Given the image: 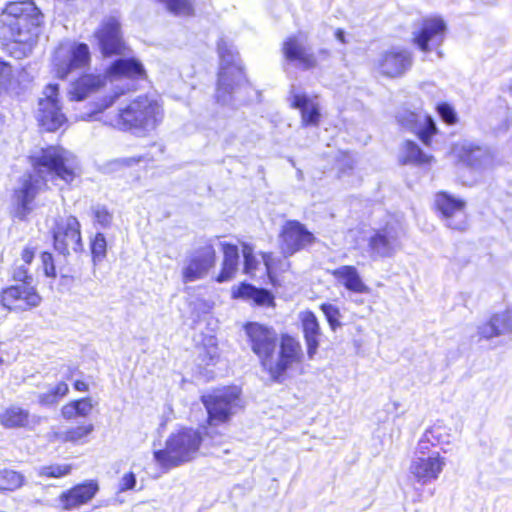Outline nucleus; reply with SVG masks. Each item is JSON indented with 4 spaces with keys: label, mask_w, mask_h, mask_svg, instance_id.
Returning <instances> with one entry per match:
<instances>
[{
    "label": "nucleus",
    "mask_w": 512,
    "mask_h": 512,
    "mask_svg": "<svg viewBox=\"0 0 512 512\" xmlns=\"http://www.w3.org/2000/svg\"><path fill=\"white\" fill-rule=\"evenodd\" d=\"M29 158L34 174L23 175L13 194L15 217L20 220L31 213L35 197L47 188V182L62 187L81 173L77 157L60 146L41 148Z\"/></svg>",
    "instance_id": "1"
},
{
    "label": "nucleus",
    "mask_w": 512,
    "mask_h": 512,
    "mask_svg": "<svg viewBox=\"0 0 512 512\" xmlns=\"http://www.w3.org/2000/svg\"><path fill=\"white\" fill-rule=\"evenodd\" d=\"M203 442L219 445L222 442V435H218L216 439L213 429L206 430L203 436L199 430L183 428L169 436L165 448L155 451L154 458L159 465L167 469L177 467L193 460Z\"/></svg>",
    "instance_id": "2"
},
{
    "label": "nucleus",
    "mask_w": 512,
    "mask_h": 512,
    "mask_svg": "<svg viewBox=\"0 0 512 512\" xmlns=\"http://www.w3.org/2000/svg\"><path fill=\"white\" fill-rule=\"evenodd\" d=\"M0 22L8 28L12 41L32 45L38 37L43 14L31 0L11 2L1 12Z\"/></svg>",
    "instance_id": "3"
},
{
    "label": "nucleus",
    "mask_w": 512,
    "mask_h": 512,
    "mask_svg": "<svg viewBox=\"0 0 512 512\" xmlns=\"http://www.w3.org/2000/svg\"><path fill=\"white\" fill-rule=\"evenodd\" d=\"M162 119L163 109L158 101L147 96H139L110 117L108 123L122 131L144 134L154 130Z\"/></svg>",
    "instance_id": "4"
},
{
    "label": "nucleus",
    "mask_w": 512,
    "mask_h": 512,
    "mask_svg": "<svg viewBox=\"0 0 512 512\" xmlns=\"http://www.w3.org/2000/svg\"><path fill=\"white\" fill-rule=\"evenodd\" d=\"M217 51L220 58V70L215 96L218 103L228 105L234 100L238 89L246 85L247 79L239 54L231 42L220 38L217 43Z\"/></svg>",
    "instance_id": "5"
},
{
    "label": "nucleus",
    "mask_w": 512,
    "mask_h": 512,
    "mask_svg": "<svg viewBox=\"0 0 512 512\" xmlns=\"http://www.w3.org/2000/svg\"><path fill=\"white\" fill-rule=\"evenodd\" d=\"M442 440V428L435 426L427 430L418 444L417 453L410 465V473L415 480L421 485L438 479L439 475L443 471L446 461L444 457H441L439 452L426 453L429 448V444L437 445L441 444Z\"/></svg>",
    "instance_id": "6"
},
{
    "label": "nucleus",
    "mask_w": 512,
    "mask_h": 512,
    "mask_svg": "<svg viewBox=\"0 0 512 512\" xmlns=\"http://www.w3.org/2000/svg\"><path fill=\"white\" fill-rule=\"evenodd\" d=\"M201 401L208 413L210 425L207 431L214 430L213 426L226 423L232 415L242 408L240 389L237 387H224L209 394L203 395Z\"/></svg>",
    "instance_id": "7"
},
{
    "label": "nucleus",
    "mask_w": 512,
    "mask_h": 512,
    "mask_svg": "<svg viewBox=\"0 0 512 512\" xmlns=\"http://www.w3.org/2000/svg\"><path fill=\"white\" fill-rule=\"evenodd\" d=\"M244 330L251 350L259 358L263 369L266 370L278 345L277 332L272 327L257 322L247 323Z\"/></svg>",
    "instance_id": "8"
},
{
    "label": "nucleus",
    "mask_w": 512,
    "mask_h": 512,
    "mask_svg": "<svg viewBox=\"0 0 512 512\" xmlns=\"http://www.w3.org/2000/svg\"><path fill=\"white\" fill-rule=\"evenodd\" d=\"M279 341V352L276 359L272 356L270 365L266 371L272 380L281 383L286 375L287 370L296 363L301 362L303 351L301 344L294 337L283 334Z\"/></svg>",
    "instance_id": "9"
},
{
    "label": "nucleus",
    "mask_w": 512,
    "mask_h": 512,
    "mask_svg": "<svg viewBox=\"0 0 512 512\" xmlns=\"http://www.w3.org/2000/svg\"><path fill=\"white\" fill-rule=\"evenodd\" d=\"M81 225L76 217H61L55 221L52 228L54 249L64 256L71 252H81L83 243Z\"/></svg>",
    "instance_id": "10"
},
{
    "label": "nucleus",
    "mask_w": 512,
    "mask_h": 512,
    "mask_svg": "<svg viewBox=\"0 0 512 512\" xmlns=\"http://www.w3.org/2000/svg\"><path fill=\"white\" fill-rule=\"evenodd\" d=\"M401 231L396 224L387 223L383 228L375 229L368 237V253L376 261L393 257L401 250Z\"/></svg>",
    "instance_id": "11"
},
{
    "label": "nucleus",
    "mask_w": 512,
    "mask_h": 512,
    "mask_svg": "<svg viewBox=\"0 0 512 512\" xmlns=\"http://www.w3.org/2000/svg\"><path fill=\"white\" fill-rule=\"evenodd\" d=\"M447 26L441 17L424 18L411 33V42L423 53L437 50L444 42Z\"/></svg>",
    "instance_id": "12"
},
{
    "label": "nucleus",
    "mask_w": 512,
    "mask_h": 512,
    "mask_svg": "<svg viewBox=\"0 0 512 512\" xmlns=\"http://www.w3.org/2000/svg\"><path fill=\"white\" fill-rule=\"evenodd\" d=\"M58 93V85L49 84L43 90V97L38 102L37 120L39 125L49 132L56 131L66 122V117L59 105Z\"/></svg>",
    "instance_id": "13"
},
{
    "label": "nucleus",
    "mask_w": 512,
    "mask_h": 512,
    "mask_svg": "<svg viewBox=\"0 0 512 512\" xmlns=\"http://www.w3.org/2000/svg\"><path fill=\"white\" fill-rule=\"evenodd\" d=\"M90 51L87 44H61L54 56V67L58 77L64 79L70 72L89 63Z\"/></svg>",
    "instance_id": "14"
},
{
    "label": "nucleus",
    "mask_w": 512,
    "mask_h": 512,
    "mask_svg": "<svg viewBox=\"0 0 512 512\" xmlns=\"http://www.w3.org/2000/svg\"><path fill=\"white\" fill-rule=\"evenodd\" d=\"M454 152L460 162L477 171L489 169L494 165V151L478 141L463 140L454 146Z\"/></svg>",
    "instance_id": "15"
},
{
    "label": "nucleus",
    "mask_w": 512,
    "mask_h": 512,
    "mask_svg": "<svg viewBox=\"0 0 512 512\" xmlns=\"http://www.w3.org/2000/svg\"><path fill=\"white\" fill-rule=\"evenodd\" d=\"M316 242V237L304 224L297 220H288L280 232V249L284 257L305 250Z\"/></svg>",
    "instance_id": "16"
},
{
    "label": "nucleus",
    "mask_w": 512,
    "mask_h": 512,
    "mask_svg": "<svg viewBox=\"0 0 512 512\" xmlns=\"http://www.w3.org/2000/svg\"><path fill=\"white\" fill-rule=\"evenodd\" d=\"M414 55L410 48L394 45L384 50L378 59L380 73L389 78L405 75L413 66Z\"/></svg>",
    "instance_id": "17"
},
{
    "label": "nucleus",
    "mask_w": 512,
    "mask_h": 512,
    "mask_svg": "<svg viewBox=\"0 0 512 512\" xmlns=\"http://www.w3.org/2000/svg\"><path fill=\"white\" fill-rule=\"evenodd\" d=\"M42 297L33 285L20 283L3 289L0 293V305L9 311H27L38 307Z\"/></svg>",
    "instance_id": "18"
},
{
    "label": "nucleus",
    "mask_w": 512,
    "mask_h": 512,
    "mask_svg": "<svg viewBox=\"0 0 512 512\" xmlns=\"http://www.w3.org/2000/svg\"><path fill=\"white\" fill-rule=\"evenodd\" d=\"M396 120L402 128L415 133L425 145H429L432 136L437 132L434 119L422 110L401 109Z\"/></svg>",
    "instance_id": "19"
},
{
    "label": "nucleus",
    "mask_w": 512,
    "mask_h": 512,
    "mask_svg": "<svg viewBox=\"0 0 512 512\" xmlns=\"http://www.w3.org/2000/svg\"><path fill=\"white\" fill-rule=\"evenodd\" d=\"M99 49L103 56L122 55L126 51V44L122 36L120 22L115 17L103 20L95 32Z\"/></svg>",
    "instance_id": "20"
},
{
    "label": "nucleus",
    "mask_w": 512,
    "mask_h": 512,
    "mask_svg": "<svg viewBox=\"0 0 512 512\" xmlns=\"http://www.w3.org/2000/svg\"><path fill=\"white\" fill-rule=\"evenodd\" d=\"M436 205L447 227L460 232L467 229L465 202L463 200L456 199L445 192H441L436 196Z\"/></svg>",
    "instance_id": "21"
},
{
    "label": "nucleus",
    "mask_w": 512,
    "mask_h": 512,
    "mask_svg": "<svg viewBox=\"0 0 512 512\" xmlns=\"http://www.w3.org/2000/svg\"><path fill=\"white\" fill-rule=\"evenodd\" d=\"M215 251L212 246H206L193 254L183 269L184 282H192L203 278L214 265Z\"/></svg>",
    "instance_id": "22"
},
{
    "label": "nucleus",
    "mask_w": 512,
    "mask_h": 512,
    "mask_svg": "<svg viewBox=\"0 0 512 512\" xmlns=\"http://www.w3.org/2000/svg\"><path fill=\"white\" fill-rule=\"evenodd\" d=\"M98 491V483L88 480L64 491L59 500L65 510H73L90 502Z\"/></svg>",
    "instance_id": "23"
},
{
    "label": "nucleus",
    "mask_w": 512,
    "mask_h": 512,
    "mask_svg": "<svg viewBox=\"0 0 512 512\" xmlns=\"http://www.w3.org/2000/svg\"><path fill=\"white\" fill-rule=\"evenodd\" d=\"M282 51L286 60L297 62L304 70L311 69L317 65L316 56L309 52L304 44L295 36L288 37L284 41Z\"/></svg>",
    "instance_id": "24"
},
{
    "label": "nucleus",
    "mask_w": 512,
    "mask_h": 512,
    "mask_svg": "<svg viewBox=\"0 0 512 512\" xmlns=\"http://www.w3.org/2000/svg\"><path fill=\"white\" fill-rule=\"evenodd\" d=\"M481 338L491 339L501 335L512 334V308L496 313L484 324L478 326Z\"/></svg>",
    "instance_id": "25"
},
{
    "label": "nucleus",
    "mask_w": 512,
    "mask_h": 512,
    "mask_svg": "<svg viewBox=\"0 0 512 512\" xmlns=\"http://www.w3.org/2000/svg\"><path fill=\"white\" fill-rule=\"evenodd\" d=\"M302 330L307 346V355L309 359H313L317 353L320 338L322 336L319 322L315 314L307 311L301 317Z\"/></svg>",
    "instance_id": "26"
},
{
    "label": "nucleus",
    "mask_w": 512,
    "mask_h": 512,
    "mask_svg": "<svg viewBox=\"0 0 512 512\" xmlns=\"http://www.w3.org/2000/svg\"><path fill=\"white\" fill-rule=\"evenodd\" d=\"M107 73L111 77L140 78L145 70L142 63L135 58H119L109 66Z\"/></svg>",
    "instance_id": "27"
},
{
    "label": "nucleus",
    "mask_w": 512,
    "mask_h": 512,
    "mask_svg": "<svg viewBox=\"0 0 512 512\" xmlns=\"http://www.w3.org/2000/svg\"><path fill=\"white\" fill-rule=\"evenodd\" d=\"M333 276L339 280L346 289L355 293H368V286L362 281L356 267L344 265L332 272Z\"/></svg>",
    "instance_id": "28"
},
{
    "label": "nucleus",
    "mask_w": 512,
    "mask_h": 512,
    "mask_svg": "<svg viewBox=\"0 0 512 512\" xmlns=\"http://www.w3.org/2000/svg\"><path fill=\"white\" fill-rule=\"evenodd\" d=\"M292 106L301 111L303 125H318L320 112L319 107L305 94H297L291 91Z\"/></svg>",
    "instance_id": "29"
},
{
    "label": "nucleus",
    "mask_w": 512,
    "mask_h": 512,
    "mask_svg": "<svg viewBox=\"0 0 512 512\" xmlns=\"http://www.w3.org/2000/svg\"><path fill=\"white\" fill-rule=\"evenodd\" d=\"M106 80L105 76L87 74L80 77L72 85L70 91L72 99L81 101L85 99L90 93L95 92L104 85Z\"/></svg>",
    "instance_id": "30"
},
{
    "label": "nucleus",
    "mask_w": 512,
    "mask_h": 512,
    "mask_svg": "<svg viewBox=\"0 0 512 512\" xmlns=\"http://www.w3.org/2000/svg\"><path fill=\"white\" fill-rule=\"evenodd\" d=\"M224 260L222 270L217 277V281L222 283L233 278L239 261V250L236 245L222 243Z\"/></svg>",
    "instance_id": "31"
},
{
    "label": "nucleus",
    "mask_w": 512,
    "mask_h": 512,
    "mask_svg": "<svg viewBox=\"0 0 512 512\" xmlns=\"http://www.w3.org/2000/svg\"><path fill=\"white\" fill-rule=\"evenodd\" d=\"M236 296L252 300L259 306L274 305V297L270 291L264 288H257L247 283H243L239 286Z\"/></svg>",
    "instance_id": "32"
},
{
    "label": "nucleus",
    "mask_w": 512,
    "mask_h": 512,
    "mask_svg": "<svg viewBox=\"0 0 512 512\" xmlns=\"http://www.w3.org/2000/svg\"><path fill=\"white\" fill-rule=\"evenodd\" d=\"M29 419V411L19 406H11L0 415V422L5 428L27 427Z\"/></svg>",
    "instance_id": "33"
},
{
    "label": "nucleus",
    "mask_w": 512,
    "mask_h": 512,
    "mask_svg": "<svg viewBox=\"0 0 512 512\" xmlns=\"http://www.w3.org/2000/svg\"><path fill=\"white\" fill-rule=\"evenodd\" d=\"M432 157L422 151L413 141H406L402 148L401 162L403 164L422 165L431 161Z\"/></svg>",
    "instance_id": "34"
},
{
    "label": "nucleus",
    "mask_w": 512,
    "mask_h": 512,
    "mask_svg": "<svg viewBox=\"0 0 512 512\" xmlns=\"http://www.w3.org/2000/svg\"><path fill=\"white\" fill-rule=\"evenodd\" d=\"M69 387L65 382H59L51 387L45 393L38 394V403L44 407H53L59 403V400L67 395Z\"/></svg>",
    "instance_id": "35"
},
{
    "label": "nucleus",
    "mask_w": 512,
    "mask_h": 512,
    "mask_svg": "<svg viewBox=\"0 0 512 512\" xmlns=\"http://www.w3.org/2000/svg\"><path fill=\"white\" fill-rule=\"evenodd\" d=\"M24 476L11 469H0V491H14L24 485Z\"/></svg>",
    "instance_id": "36"
},
{
    "label": "nucleus",
    "mask_w": 512,
    "mask_h": 512,
    "mask_svg": "<svg viewBox=\"0 0 512 512\" xmlns=\"http://www.w3.org/2000/svg\"><path fill=\"white\" fill-rule=\"evenodd\" d=\"M164 4L167 10L174 15L191 16L194 13V7L191 0H158Z\"/></svg>",
    "instance_id": "37"
},
{
    "label": "nucleus",
    "mask_w": 512,
    "mask_h": 512,
    "mask_svg": "<svg viewBox=\"0 0 512 512\" xmlns=\"http://www.w3.org/2000/svg\"><path fill=\"white\" fill-rule=\"evenodd\" d=\"M94 430L93 424L77 426L67 429L59 434V438L64 442L76 443L87 437Z\"/></svg>",
    "instance_id": "38"
},
{
    "label": "nucleus",
    "mask_w": 512,
    "mask_h": 512,
    "mask_svg": "<svg viewBox=\"0 0 512 512\" xmlns=\"http://www.w3.org/2000/svg\"><path fill=\"white\" fill-rule=\"evenodd\" d=\"M71 469L72 467L69 464H52L41 467L39 475L49 478H60L68 475L71 472Z\"/></svg>",
    "instance_id": "39"
},
{
    "label": "nucleus",
    "mask_w": 512,
    "mask_h": 512,
    "mask_svg": "<svg viewBox=\"0 0 512 512\" xmlns=\"http://www.w3.org/2000/svg\"><path fill=\"white\" fill-rule=\"evenodd\" d=\"M92 213L95 222L99 224L102 228H108L111 226L113 221V215L108 211V209L105 206H93Z\"/></svg>",
    "instance_id": "40"
},
{
    "label": "nucleus",
    "mask_w": 512,
    "mask_h": 512,
    "mask_svg": "<svg viewBox=\"0 0 512 512\" xmlns=\"http://www.w3.org/2000/svg\"><path fill=\"white\" fill-rule=\"evenodd\" d=\"M242 253L244 257V272L252 274L257 267V260L254 256L253 247L247 243L242 244Z\"/></svg>",
    "instance_id": "41"
},
{
    "label": "nucleus",
    "mask_w": 512,
    "mask_h": 512,
    "mask_svg": "<svg viewBox=\"0 0 512 512\" xmlns=\"http://www.w3.org/2000/svg\"><path fill=\"white\" fill-rule=\"evenodd\" d=\"M106 239L102 233H97L91 243V252L94 260H102L106 256Z\"/></svg>",
    "instance_id": "42"
},
{
    "label": "nucleus",
    "mask_w": 512,
    "mask_h": 512,
    "mask_svg": "<svg viewBox=\"0 0 512 512\" xmlns=\"http://www.w3.org/2000/svg\"><path fill=\"white\" fill-rule=\"evenodd\" d=\"M321 310L324 313L333 331H335L338 327L341 326V323L339 321L340 313L337 307H335L332 304L325 303L321 305Z\"/></svg>",
    "instance_id": "43"
},
{
    "label": "nucleus",
    "mask_w": 512,
    "mask_h": 512,
    "mask_svg": "<svg viewBox=\"0 0 512 512\" xmlns=\"http://www.w3.org/2000/svg\"><path fill=\"white\" fill-rule=\"evenodd\" d=\"M218 358L219 350L216 345L204 347L198 357V359L200 360V364L206 366L215 365Z\"/></svg>",
    "instance_id": "44"
},
{
    "label": "nucleus",
    "mask_w": 512,
    "mask_h": 512,
    "mask_svg": "<svg viewBox=\"0 0 512 512\" xmlns=\"http://www.w3.org/2000/svg\"><path fill=\"white\" fill-rule=\"evenodd\" d=\"M125 93V90L123 88H115L114 91L108 95L105 96L99 103L96 104V110L93 111V113H99L103 110L109 108L112 106L120 96H122Z\"/></svg>",
    "instance_id": "45"
},
{
    "label": "nucleus",
    "mask_w": 512,
    "mask_h": 512,
    "mask_svg": "<svg viewBox=\"0 0 512 512\" xmlns=\"http://www.w3.org/2000/svg\"><path fill=\"white\" fill-rule=\"evenodd\" d=\"M437 111L442 120L447 124H454L457 121L455 110L447 103H441L437 106Z\"/></svg>",
    "instance_id": "46"
},
{
    "label": "nucleus",
    "mask_w": 512,
    "mask_h": 512,
    "mask_svg": "<svg viewBox=\"0 0 512 512\" xmlns=\"http://www.w3.org/2000/svg\"><path fill=\"white\" fill-rule=\"evenodd\" d=\"M41 262L45 275L47 277L55 278L56 270L52 254L49 252H43L41 254Z\"/></svg>",
    "instance_id": "47"
},
{
    "label": "nucleus",
    "mask_w": 512,
    "mask_h": 512,
    "mask_svg": "<svg viewBox=\"0 0 512 512\" xmlns=\"http://www.w3.org/2000/svg\"><path fill=\"white\" fill-rule=\"evenodd\" d=\"M74 402L78 416L86 417L91 413L93 404L90 398H82L79 400H74Z\"/></svg>",
    "instance_id": "48"
},
{
    "label": "nucleus",
    "mask_w": 512,
    "mask_h": 512,
    "mask_svg": "<svg viewBox=\"0 0 512 512\" xmlns=\"http://www.w3.org/2000/svg\"><path fill=\"white\" fill-rule=\"evenodd\" d=\"M13 279L15 281H19L21 283H27L29 285H32V282H33V277L28 274V271H27L25 265L17 266L14 269Z\"/></svg>",
    "instance_id": "49"
},
{
    "label": "nucleus",
    "mask_w": 512,
    "mask_h": 512,
    "mask_svg": "<svg viewBox=\"0 0 512 512\" xmlns=\"http://www.w3.org/2000/svg\"><path fill=\"white\" fill-rule=\"evenodd\" d=\"M135 485H136V476L134 473L129 472V473H126L121 478L120 490L121 491L130 490V489H133L135 487Z\"/></svg>",
    "instance_id": "50"
},
{
    "label": "nucleus",
    "mask_w": 512,
    "mask_h": 512,
    "mask_svg": "<svg viewBox=\"0 0 512 512\" xmlns=\"http://www.w3.org/2000/svg\"><path fill=\"white\" fill-rule=\"evenodd\" d=\"M61 414L63 418L70 420L78 416L76 411L75 402L71 401L70 403L64 405L61 409Z\"/></svg>",
    "instance_id": "51"
},
{
    "label": "nucleus",
    "mask_w": 512,
    "mask_h": 512,
    "mask_svg": "<svg viewBox=\"0 0 512 512\" xmlns=\"http://www.w3.org/2000/svg\"><path fill=\"white\" fill-rule=\"evenodd\" d=\"M34 255V249L30 247H25L22 251L21 257L25 264H30L34 258Z\"/></svg>",
    "instance_id": "52"
},
{
    "label": "nucleus",
    "mask_w": 512,
    "mask_h": 512,
    "mask_svg": "<svg viewBox=\"0 0 512 512\" xmlns=\"http://www.w3.org/2000/svg\"><path fill=\"white\" fill-rule=\"evenodd\" d=\"M262 257H263V261L266 266V269H267L268 273H270V271L272 269L273 255H272V253H264L262 255Z\"/></svg>",
    "instance_id": "53"
},
{
    "label": "nucleus",
    "mask_w": 512,
    "mask_h": 512,
    "mask_svg": "<svg viewBox=\"0 0 512 512\" xmlns=\"http://www.w3.org/2000/svg\"><path fill=\"white\" fill-rule=\"evenodd\" d=\"M74 388H75L77 391L85 392V391H87V390H88V385H87L84 381L77 380V381H75V383H74Z\"/></svg>",
    "instance_id": "54"
},
{
    "label": "nucleus",
    "mask_w": 512,
    "mask_h": 512,
    "mask_svg": "<svg viewBox=\"0 0 512 512\" xmlns=\"http://www.w3.org/2000/svg\"><path fill=\"white\" fill-rule=\"evenodd\" d=\"M335 37L342 43H345V33L342 29H337L335 32Z\"/></svg>",
    "instance_id": "55"
},
{
    "label": "nucleus",
    "mask_w": 512,
    "mask_h": 512,
    "mask_svg": "<svg viewBox=\"0 0 512 512\" xmlns=\"http://www.w3.org/2000/svg\"><path fill=\"white\" fill-rule=\"evenodd\" d=\"M319 53H320V54H322V55H324V57H327V56H328V51H327V50H325V49H320V50H319Z\"/></svg>",
    "instance_id": "56"
},
{
    "label": "nucleus",
    "mask_w": 512,
    "mask_h": 512,
    "mask_svg": "<svg viewBox=\"0 0 512 512\" xmlns=\"http://www.w3.org/2000/svg\"><path fill=\"white\" fill-rule=\"evenodd\" d=\"M439 57H442V53L440 51H437Z\"/></svg>",
    "instance_id": "57"
},
{
    "label": "nucleus",
    "mask_w": 512,
    "mask_h": 512,
    "mask_svg": "<svg viewBox=\"0 0 512 512\" xmlns=\"http://www.w3.org/2000/svg\"><path fill=\"white\" fill-rule=\"evenodd\" d=\"M3 364V359L0 357V366Z\"/></svg>",
    "instance_id": "58"
},
{
    "label": "nucleus",
    "mask_w": 512,
    "mask_h": 512,
    "mask_svg": "<svg viewBox=\"0 0 512 512\" xmlns=\"http://www.w3.org/2000/svg\"><path fill=\"white\" fill-rule=\"evenodd\" d=\"M510 94H511V96H512V86L510 87Z\"/></svg>",
    "instance_id": "59"
}]
</instances>
